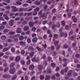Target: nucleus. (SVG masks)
I'll list each match as a JSON object with an SVG mask.
<instances>
[{
	"label": "nucleus",
	"mask_w": 80,
	"mask_h": 80,
	"mask_svg": "<svg viewBox=\"0 0 80 80\" xmlns=\"http://www.w3.org/2000/svg\"><path fill=\"white\" fill-rule=\"evenodd\" d=\"M24 39V37L22 36H21L19 37V40H23V39Z\"/></svg>",
	"instance_id": "obj_24"
},
{
	"label": "nucleus",
	"mask_w": 80,
	"mask_h": 80,
	"mask_svg": "<svg viewBox=\"0 0 80 80\" xmlns=\"http://www.w3.org/2000/svg\"><path fill=\"white\" fill-rule=\"evenodd\" d=\"M16 3L17 4H18V5H19L22 4V2L19 1L17 2Z\"/></svg>",
	"instance_id": "obj_52"
},
{
	"label": "nucleus",
	"mask_w": 80,
	"mask_h": 80,
	"mask_svg": "<svg viewBox=\"0 0 80 80\" xmlns=\"http://www.w3.org/2000/svg\"><path fill=\"white\" fill-rule=\"evenodd\" d=\"M4 2L6 3H10V0H6L4 1Z\"/></svg>",
	"instance_id": "obj_60"
},
{
	"label": "nucleus",
	"mask_w": 80,
	"mask_h": 80,
	"mask_svg": "<svg viewBox=\"0 0 80 80\" xmlns=\"http://www.w3.org/2000/svg\"><path fill=\"white\" fill-rule=\"evenodd\" d=\"M4 26H1V27H0V30H3L4 28Z\"/></svg>",
	"instance_id": "obj_42"
},
{
	"label": "nucleus",
	"mask_w": 80,
	"mask_h": 80,
	"mask_svg": "<svg viewBox=\"0 0 80 80\" xmlns=\"http://www.w3.org/2000/svg\"><path fill=\"white\" fill-rule=\"evenodd\" d=\"M15 65V63H12L10 64V67H13Z\"/></svg>",
	"instance_id": "obj_36"
},
{
	"label": "nucleus",
	"mask_w": 80,
	"mask_h": 80,
	"mask_svg": "<svg viewBox=\"0 0 80 80\" xmlns=\"http://www.w3.org/2000/svg\"><path fill=\"white\" fill-rule=\"evenodd\" d=\"M39 60V59H38L37 60L36 59V58L35 57H33L32 59V62H38Z\"/></svg>",
	"instance_id": "obj_15"
},
{
	"label": "nucleus",
	"mask_w": 80,
	"mask_h": 80,
	"mask_svg": "<svg viewBox=\"0 0 80 80\" xmlns=\"http://www.w3.org/2000/svg\"><path fill=\"white\" fill-rule=\"evenodd\" d=\"M8 77V76L7 74H5L3 76V78H7Z\"/></svg>",
	"instance_id": "obj_47"
},
{
	"label": "nucleus",
	"mask_w": 80,
	"mask_h": 80,
	"mask_svg": "<svg viewBox=\"0 0 80 80\" xmlns=\"http://www.w3.org/2000/svg\"><path fill=\"white\" fill-rule=\"evenodd\" d=\"M17 75H14L12 77V80H15V79H16V78H17Z\"/></svg>",
	"instance_id": "obj_17"
},
{
	"label": "nucleus",
	"mask_w": 80,
	"mask_h": 80,
	"mask_svg": "<svg viewBox=\"0 0 80 80\" xmlns=\"http://www.w3.org/2000/svg\"><path fill=\"white\" fill-rule=\"evenodd\" d=\"M12 8V9H14L13 10H12V12H17V11H18V8L16 9V7H15V6H12L11 7Z\"/></svg>",
	"instance_id": "obj_3"
},
{
	"label": "nucleus",
	"mask_w": 80,
	"mask_h": 80,
	"mask_svg": "<svg viewBox=\"0 0 80 80\" xmlns=\"http://www.w3.org/2000/svg\"><path fill=\"white\" fill-rule=\"evenodd\" d=\"M67 47H68V46H67V45L66 44H65L63 46V48H67Z\"/></svg>",
	"instance_id": "obj_54"
},
{
	"label": "nucleus",
	"mask_w": 80,
	"mask_h": 80,
	"mask_svg": "<svg viewBox=\"0 0 80 80\" xmlns=\"http://www.w3.org/2000/svg\"><path fill=\"white\" fill-rule=\"evenodd\" d=\"M40 10V8H37L34 10V12H37Z\"/></svg>",
	"instance_id": "obj_23"
},
{
	"label": "nucleus",
	"mask_w": 80,
	"mask_h": 80,
	"mask_svg": "<svg viewBox=\"0 0 80 80\" xmlns=\"http://www.w3.org/2000/svg\"><path fill=\"white\" fill-rule=\"evenodd\" d=\"M27 23V22L26 21H24L22 22L23 25H26Z\"/></svg>",
	"instance_id": "obj_43"
},
{
	"label": "nucleus",
	"mask_w": 80,
	"mask_h": 80,
	"mask_svg": "<svg viewBox=\"0 0 80 80\" xmlns=\"http://www.w3.org/2000/svg\"><path fill=\"white\" fill-rule=\"evenodd\" d=\"M52 13H55V12H56V9L55 8L53 9L52 10Z\"/></svg>",
	"instance_id": "obj_41"
},
{
	"label": "nucleus",
	"mask_w": 80,
	"mask_h": 80,
	"mask_svg": "<svg viewBox=\"0 0 80 80\" xmlns=\"http://www.w3.org/2000/svg\"><path fill=\"white\" fill-rule=\"evenodd\" d=\"M60 27V24L58 23V25H53L52 26V29H54L55 27Z\"/></svg>",
	"instance_id": "obj_13"
},
{
	"label": "nucleus",
	"mask_w": 80,
	"mask_h": 80,
	"mask_svg": "<svg viewBox=\"0 0 80 80\" xmlns=\"http://www.w3.org/2000/svg\"><path fill=\"white\" fill-rule=\"evenodd\" d=\"M74 38L75 39H76V35H75L74 36V37L73 36H72L70 38V39L71 40H74Z\"/></svg>",
	"instance_id": "obj_21"
},
{
	"label": "nucleus",
	"mask_w": 80,
	"mask_h": 80,
	"mask_svg": "<svg viewBox=\"0 0 80 80\" xmlns=\"http://www.w3.org/2000/svg\"><path fill=\"white\" fill-rule=\"evenodd\" d=\"M11 51L12 52V53H14V52H15V49L13 48H12L11 49Z\"/></svg>",
	"instance_id": "obj_20"
},
{
	"label": "nucleus",
	"mask_w": 80,
	"mask_h": 80,
	"mask_svg": "<svg viewBox=\"0 0 80 80\" xmlns=\"http://www.w3.org/2000/svg\"><path fill=\"white\" fill-rule=\"evenodd\" d=\"M34 66L33 64H32L29 66V68L30 70H32L34 69Z\"/></svg>",
	"instance_id": "obj_9"
},
{
	"label": "nucleus",
	"mask_w": 80,
	"mask_h": 80,
	"mask_svg": "<svg viewBox=\"0 0 80 80\" xmlns=\"http://www.w3.org/2000/svg\"><path fill=\"white\" fill-rule=\"evenodd\" d=\"M35 5H38L40 4V2L38 1H35Z\"/></svg>",
	"instance_id": "obj_19"
},
{
	"label": "nucleus",
	"mask_w": 80,
	"mask_h": 80,
	"mask_svg": "<svg viewBox=\"0 0 80 80\" xmlns=\"http://www.w3.org/2000/svg\"><path fill=\"white\" fill-rule=\"evenodd\" d=\"M54 44L55 46H57L58 44V41H55Z\"/></svg>",
	"instance_id": "obj_35"
},
{
	"label": "nucleus",
	"mask_w": 80,
	"mask_h": 80,
	"mask_svg": "<svg viewBox=\"0 0 80 80\" xmlns=\"http://www.w3.org/2000/svg\"><path fill=\"white\" fill-rule=\"evenodd\" d=\"M42 58L44 59H45V58H46V56L45 55V54H44L43 55L42 57Z\"/></svg>",
	"instance_id": "obj_58"
},
{
	"label": "nucleus",
	"mask_w": 80,
	"mask_h": 80,
	"mask_svg": "<svg viewBox=\"0 0 80 80\" xmlns=\"http://www.w3.org/2000/svg\"><path fill=\"white\" fill-rule=\"evenodd\" d=\"M61 24L62 26H65V23L64 21H62L61 22Z\"/></svg>",
	"instance_id": "obj_30"
},
{
	"label": "nucleus",
	"mask_w": 80,
	"mask_h": 80,
	"mask_svg": "<svg viewBox=\"0 0 80 80\" xmlns=\"http://www.w3.org/2000/svg\"><path fill=\"white\" fill-rule=\"evenodd\" d=\"M16 32L17 33H22L21 28H18L16 31Z\"/></svg>",
	"instance_id": "obj_12"
},
{
	"label": "nucleus",
	"mask_w": 80,
	"mask_h": 80,
	"mask_svg": "<svg viewBox=\"0 0 80 80\" xmlns=\"http://www.w3.org/2000/svg\"><path fill=\"white\" fill-rule=\"evenodd\" d=\"M15 69L14 68H12L10 70V73L11 74H13L15 73Z\"/></svg>",
	"instance_id": "obj_2"
},
{
	"label": "nucleus",
	"mask_w": 80,
	"mask_h": 80,
	"mask_svg": "<svg viewBox=\"0 0 80 80\" xmlns=\"http://www.w3.org/2000/svg\"><path fill=\"white\" fill-rule=\"evenodd\" d=\"M68 68L67 67L66 68L64 69V72H65L66 73H67V72H68Z\"/></svg>",
	"instance_id": "obj_37"
},
{
	"label": "nucleus",
	"mask_w": 80,
	"mask_h": 80,
	"mask_svg": "<svg viewBox=\"0 0 80 80\" xmlns=\"http://www.w3.org/2000/svg\"><path fill=\"white\" fill-rule=\"evenodd\" d=\"M29 29V27L28 26H26L24 27V31H27V30H28Z\"/></svg>",
	"instance_id": "obj_18"
},
{
	"label": "nucleus",
	"mask_w": 80,
	"mask_h": 80,
	"mask_svg": "<svg viewBox=\"0 0 80 80\" xmlns=\"http://www.w3.org/2000/svg\"><path fill=\"white\" fill-rule=\"evenodd\" d=\"M25 43L23 41L20 42H19V44L21 45H25Z\"/></svg>",
	"instance_id": "obj_33"
},
{
	"label": "nucleus",
	"mask_w": 80,
	"mask_h": 80,
	"mask_svg": "<svg viewBox=\"0 0 80 80\" xmlns=\"http://www.w3.org/2000/svg\"><path fill=\"white\" fill-rule=\"evenodd\" d=\"M23 13L22 12H21L19 13V16H23Z\"/></svg>",
	"instance_id": "obj_56"
},
{
	"label": "nucleus",
	"mask_w": 80,
	"mask_h": 80,
	"mask_svg": "<svg viewBox=\"0 0 80 80\" xmlns=\"http://www.w3.org/2000/svg\"><path fill=\"white\" fill-rule=\"evenodd\" d=\"M2 24V25H7V22H3Z\"/></svg>",
	"instance_id": "obj_59"
},
{
	"label": "nucleus",
	"mask_w": 80,
	"mask_h": 80,
	"mask_svg": "<svg viewBox=\"0 0 80 80\" xmlns=\"http://www.w3.org/2000/svg\"><path fill=\"white\" fill-rule=\"evenodd\" d=\"M14 22V21L13 20H11L9 22V23L10 26L12 27V25H13V23Z\"/></svg>",
	"instance_id": "obj_4"
},
{
	"label": "nucleus",
	"mask_w": 80,
	"mask_h": 80,
	"mask_svg": "<svg viewBox=\"0 0 80 80\" xmlns=\"http://www.w3.org/2000/svg\"><path fill=\"white\" fill-rule=\"evenodd\" d=\"M8 67H6L5 68L4 72H7V71H8Z\"/></svg>",
	"instance_id": "obj_45"
},
{
	"label": "nucleus",
	"mask_w": 80,
	"mask_h": 80,
	"mask_svg": "<svg viewBox=\"0 0 80 80\" xmlns=\"http://www.w3.org/2000/svg\"><path fill=\"white\" fill-rule=\"evenodd\" d=\"M40 80H43L45 78V77L43 75H41L40 77Z\"/></svg>",
	"instance_id": "obj_26"
},
{
	"label": "nucleus",
	"mask_w": 80,
	"mask_h": 80,
	"mask_svg": "<svg viewBox=\"0 0 80 80\" xmlns=\"http://www.w3.org/2000/svg\"><path fill=\"white\" fill-rule=\"evenodd\" d=\"M1 39L2 40H5L6 39V36H2L1 37Z\"/></svg>",
	"instance_id": "obj_28"
},
{
	"label": "nucleus",
	"mask_w": 80,
	"mask_h": 80,
	"mask_svg": "<svg viewBox=\"0 0 80 80\" xmlns=\"http://www.w3.org/2000/svg\"><path fill=\"white\" fill-rule=\"evenodd\" d=\"M22 55H23L24 54V53H25V51H24V50H22L21 52Z\"/></svg>",
	"instance_id": "obj_61"
},
{
	"label": "nucleus",
	"mask_w": 80,
	"mask_h": 80,
	"mask_svg": "<svg viewBox=\"0 0 80 80\" xmlns=\"http://www.w3.org/2000/svg\"><path fill=\"white\" fill-rule=\"evenodd\" d=\"M42 46L44 48H47V45L46 44H42Z\"/></svg>",
	"instance_id": "obj_64"
},
{
	"label": "nucleus",
	"mask_w": 80,
	"mask_h": 80,
	"mask_svg": "<svg viewBox=\"0 0 80 80\" xmlns=\"http://www.w3.org/2000/svg\"><path fill=\"white\" fill-rule=\"evenodd\" d=\"M15 33V32H11L9 33L10 35H13Z\"/></svg>",
	"instance_id": "obj_44"
},
{
	"label": "nucleus",
	"mask_w": 80,
	"mask_h": 80,
	"mask_svg": "<svg viewBox=\"0 0 80 80\" xmlns=\"http://www.w3.org/2000/svg\"><path fill=\"white\" fill-rule=\"evenodd\" d=\"M72 20H73V22L74 23H77V19L75 18V16H72Z\"/></svg>",
	"instance_id": "obj_1"
},
{
	"label": "nucleus",
	"mask_w": 80,
	"mask_h": 80,
	"mask_svg": "<svg viewBox=\"0 0 80 80\" xmlns=\"http://www.w3.org/2000/svg\"><path fill=\"white\" fill-rule=\"evenodd\" d=\"M37 28L35 27H33L32 28V30L33 32H35Z\"/></svg>",
	"instance_id": "obj_34"
},
{
	"label": "nucleus",
	"mask_w": 80,
	"mask_h": 80,
	"mask_svg": "<svg viewBox=\"0 0 80 80\" xmlns=\"http://www.w3.org/2000/svg\"><path fill=\"white\" fill-rule=\"evenodd\" d=\"M20 56H17L15 59V61L16 62H19L20 61Z\"/></svg>",
	"instance_id": "obj_7"
},
{
	"label": "nucleus",
	"mask_w": 80,
	"mask_h": 80,
	"mask_svg": "<svg viewBox=\"0 0 80 80\" xmlns=\"http://www.w3.org/2000/svg\"><path fill=\"white\" fill-rule=\"evenodd\" d=\"M56 78V77L54 75H53L51 77V79L52 80H55Z\"/></svg>",
	"instance_id": "obj_38"
},
{
	"label": "nucleus",
	"mask_w": 80,
	"mask_h": 80,
	"mask_svg": "<svg viewBox=\"0 0 80 80\" xmlns=\"http://www.w3.org/2000/svg\"><path fill=\"white\" fill-rule=\"evenodd\" d=\"M51 66H52V67H55L56 66V64L54 63H51Z\"/></svg>",
	"instance_id": "obj_27"
},
{
	"label": "nucleus",
	"mask_w": 80,
	"mask_h": 80,
	"mask_svg": "<svg viewBox=\"0 0 80 80\" xmlns=\"http://www.w3.org/2000/svg\"><path fill=\"white\" fill-rule=\"evenodd\" d=\"M76 45V44L75 43H73L72 44V47H75Z\"/></svg>",
	"instance_id": "obj_62"
},
{
	"label": "nucleus",
	"mask_w": 80,
	"mask_h": 80,
	"mask_svg": "<svg viewBox=\"0 0 80 80\" xmlns=\"http://www.w3.org/2000/svg\"><path fill=\"white\" fill-rule=\"evenodd\" d=\"M38 40V39L36 37L34 38H33L32 40V42L33 43H35L37 41V40Z\"/></svg>",
	"instance_id": "obj_8"
},
{
	"label": "nucleus",
	"mask_w": 80,
	"mask_h": 80,
	"mask_svg": "<svg viewBox=\"0 0 80 80\" xmlns=\"http://www.w3.org/2000/svg\"><path fill=\"white\" fill-rule=\"evenodd\" d=\"M21 63L22 65H24L25 64V61L23 60H22L21 61Z\"/></svg>",
	"instance_id": "obj_50"
},
{
	"label": "nucleus",
	"mask_w": 80,
	"mask_h": 80,
	"mask_svg": "<svg viewBox=\"0 0 80 80\" xmlns=\"http://www.w3.org/2000/svg\"><path fill=\"white\" fill-rule=\"evenodd\" d=\"M47 14H48V12L47 13V14L46 15L45 14V13H44L42 15H41L40 17L42 18L44 17V19L46 18H47Z\"/></svg>",
	"instance_id": "obj_6"
},
{
	"label": "nucleus",
	"mask_w": 80,
	"mask_h": 80,
	"mask_svg": "<svg viewBox=\"0 0 80 80\" xmlns=\"http://www.w3.org/2000/svg\"><path fill=\"white\" fill-rule=\"evenodd\" d=\"M3 17H4L5 18V19L7 20L9 19V18L8 17V16H7V14H4L3 15Z\"/></svg>",
	"instance_id": "obj_14"
},
{
	"label": "nucleus",
	"mask_w": 80,
	"mask_h": 80,
	"mask_svg": "<svg viewBox=\"0 0 80 80\" xmlns=\"http://www.w3.org/2000/svg\"><path fill=\"white\" fill-rule=\"evenodd\" d=\"M29 27H32L34 25V22H29Z\"/></svg>",
	"instance_id": "obj_11"
},
{
	"label": "nucleus",
	"mask_w": 80,
	"mask_h": 80,
	"mask_svg": "<svg viewBox=\"0 0 80 80\" xmlns=\"http://www.w3.org/2000/svg\"><path fill=\"white\" fill-rule=\"evenodd\" d=\"M3 31L4 33H6V32H8V30L7 29H4Z\"/></svg>",
	"instance_id": "obj_40"
},
{
	"label": "nucleus",
	"mask_w": 80,
	"mask_h": 80,
	"mask_svg": "<svg viewBox=\"0 0 80 80\" xmlns=\"http://www.w3.org/2000/svg\"><path fill=\"white\" fill-rule=\"evenodd\" d=\"M26 3H31L32 1L30 0H28L26 1Z\"/></svg>",
	"instance_id": "obj_57"
},
{
	"label": "nucleus",
	"mask_w": 80,
	"mask_h": 80,
	"mask_svg": "<svg viewBox=\"0 0 80 80\" xmlns=\"http://www.w3.org/2000/svg\"><path fill=\"white\" fill-rule=\"evenodd\" d=\"M7 63H4L3 64V67H7Z\"/></svg>",
	"instance_id": "obj_49"
},
{
	"label": "nucleus",
	"mask_w": 80,
	"mask_h": 80,
	"mask_svg": "<svg viewBox=\"0 0 80 80\" xmlns=\"http://www.w3.org/2000/svg\"><path fill=\"white\" fill-rule=\"evenodd\" d=\"M32 15V12H30L28 13V16H31Z\"/></svg>",
	"instance_id": "obj_63"
},
{
	"label": "nucleus",
	"mask_w": 80,
	"mask_h": 80,
	"mask_svg": "<svg viewBox=\"0 0 80 80\" xmlns=\"http://www.w3.org/2000/svg\"><path fill=\"white\" fill-rule=\"evenodd\" d=\"M27 41L28 43H30V42H31V39H30V38H29L27 39Z\"/></svg>",
	"instance_id": "obj_51"
},
{
	"label": "nucleus",
	"mask_w": 80,
	"mask_h": 80,
	"mask_svg": "<svg viewBox=\"0 0 80 80\" xmlns=\"http://www.w3.org/2000/svg\"><path fill=\"white\" fill-rule=\"evenodd\" d=\"M57 37H58V35H57V34H55L54 36V39H56L57 38Z\"/></svg>",
	"instance_id": "obj_55"
},
{
	"label": "nucleus",
	"mask_w": 80,
	"mask_h": 80,
	"mask_svg": "<svg viewBox=\"0 0 80 80\" xmlns=\"http://www.w3.org/2000/svg\"><path fill=\"white\" fill-rule=\"evenodd\" d=\"M34 55V53L33 52H30L29 54L30 57H32Z\"/></svg>",
	"instance_id": "obj_25"
},
{
	"label": "nucleus",
	"mask_w": 80,
	"mask_h": 80,
	"mask_svg": "<svg viewBox=\"0 0 80 80\" xmlns=\"http://www.w3.org/2000/svg\"><path fill=\"white\" fill-rule=\"evenodd\" d=\"M43 66L42 65H40L38 66V69L39 70V71H41L43 69Z\"/></svg>",
	"instance_id": "obj_10"
},
{
	"label": "nucleus",
	"mask_w": 80,
	"mask_h": 80,
	"mask_svg": "<svg viewBox=\"0 0 80 80\" xmlns=\"http://www.w3.org/2000/svg\"><path fill=\"white\" fill-rule=\"evenodd\" d=\"M14 58H14L13 56H11L9 58V60L12 61V60H14Z\"/></svg>",
	"instance_id": "obj_29"
},
{
	"label": "nucleus",
	"mask_w": 80,
	"mask_h": 80,
	"mask_svg": "<svg viewBox=\"0 0 80 80\" xmlns=\"http://www.w3.org/2000/svg\"><path fill=\"white\" fill-rule=\"evenodd\" d=\"M34 73H35V72H34L33 71H32L30 73L31 76H32Z\"/></svg>",
	"instance_id": "obj_53"
},
{
	"label": "nucleus",
	"mask_w": 80,
	"mask_h": 80,
	"mask_svg": "<svg viewBox=\"0 0 80 80\" xmlns=\"http://www.w3.org/2000/svg\"><path fill=\"white\" fill-rule=\"evenodd\" d=\"M73 72L72 70H70L68 71V77H70L72 76V73Z\"/></svg>",
	"instance_id": "obj_5"
},
{
	"label": "nucleus",
	"mask_w": 80,
	"mask_h": 80,
	"mask_svg": "<svg viewBox=\"0 0 80 80\" xmlns=\"http://www.w3.org/2000/svg\"><path fill=\"white\" fill-rule=\"evenodd\" d=\"M10 47H9L8 48H5L3 49V51L4 52H6V51H7L8 50H9V49H10Z\"/></svg>",
	"instance_id": "obj_22"
},
{
	"label": "nucleus",
	"mask_w": 80,
	"mask_h": 80,
	"mask_svg": "<svg viewBox=\"0 0 80 80\" xmlns=\"http://www.w3.org/2000/svg\"><path fill=\"white\" fill-rule=\"evenodd\" d=\"M24 11V8H20L18 10V12H23Z\"/></svg>",
	"instance_id": "obj_31"
},
{
	"label": "nucleus",
	"mask_w": 80,
	"mask_h": 80,
	"mask_svg": "<svg viewBox=\"0 0 80 80\" xmlns=\"http://www.w3.org/2000/svg\"><path fill=\"white\" fill-rule=\"evenodd\" d=\"M28 50H33L34 49H33L32 47H29L28 48Z\"/></svg>",
	"instance_id": "obj_39"
},
{
	"label": "nucleus",
	"mask_w": 80,
	"mask_h": 80,
	"mask_svg": "<svg viewBox=\"0 0 80 80\" xmlns=\"http://www.w3.org/2000/svg\"><path fill=\"white\" fill-rule=\"evenodd\" d=\"M28 5V4H24L22 5V7H27Z\"/></svg>",
	"instance_id": "obj_48"
},
{
	"label": "nucleus",
	"mask_w": 80,
	"mask_h": 80,
	"mask_svg": "<svg viewBox=\"0 0 80 80\" xmlns=\"http://www.w3.org/2000/svg\"><path fill=\"white\" fill-rule=\"evenodd\" d=\"M50 76L49 75H47L46 76L45 80H49L50 79Z\"/></svg>",
	"instance_id": "obj_16"
},
{
	"label": "nucleus",
	"mask_w": 80,
	"mask_h": 80,
	"mask_svg": "<svg viewBox=\"0 0 80 80\" xmlns=\"http://www.w3.org/2000/svg\"><path fill=\"white\" fill-rule=\"evenodd\" d=\"M48 62L51 61V60H52V58L50 57H49L48 58Z\"/></svg>",
	"instance_id": "obj_46"
},
{
	"label": "nucleus",
	"mask_w": 80,
	"mask_h": 80,
	"mask_svg": "<svg viewBox=\"0 0 80 80\" xmlns=\"http://www.w3.org/2000/svg\"><path fill=\"white\" fill-rule=\"evenodd\" d=\"M51 72H52V70L50 69H48L47 71V73H51Z\"/></svg>",
	"instance_id": "obj_32"
}]
</instances>
